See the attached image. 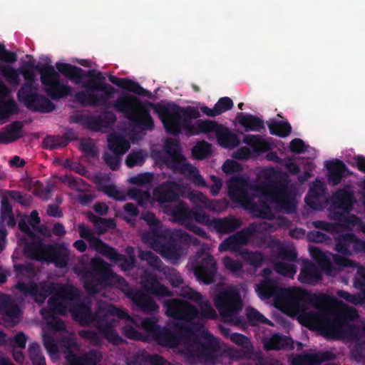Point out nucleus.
I'll return each instance as SVG.
<instances>
[{
  "label": "nucleus",
  "mask_w": 365,
  "mask_h": 365,
  "mask_svg": "<svg viewBox=\"0 0 365 365\" xmlns=\"http://www.w3.org/2000/svg\"><path fill=\"white\" fill-rule=\"evenodd\" d=\"M334 250L344 256L365 255V241L351 232L339 234L334 238Z\"/></svg>",
  "instance_id": "16"
},
{
  "label": "nucleus",
  "mask_w": 365,
  "mask_h": 365,
  "mask_svg": "<svg viewBox=\"0 0 365 365\" xmlns=\"http://www.w3.org/2000/svg\"><path fill=\"white\" fill-rule=\"evenodd\" d=\"M102 255L110 260L117 264L123 271H130L135 266V256L130 255L127 257L125 255L118 253L116 250L108 245L103 246Z\"/></svg>",
  "instance_id": "27"
},
{
  "label": "nucleus",
  "mask_w": 365,
  "mask_h": 365,
  "mask_svg": "<svg viewBox=\"0 0 365 365\" xmlns=\"http://www.w3.org/2000/svg\"><path fill=\"white\" fill-rule=\"evenodd\" d=\"M282 289L272 279H267L257 284L256 291L262 299H267L275 296L276 300L278 302L279 294Z\"/></svg>",
  "instance_id": "38"
},
{
  "label": "nucleus",
  "mask_w": 365,
  "mask_h": 365,
  "mask_svg": "<svg viewBox=\"0 0 365 365\" xmlns=\"http://www.w3.org/2000/svg\"><path fill=\"white\" fill-rule=\"evenodd\" d=\"M113 107L124 113L132 125L141 131H151L155 128L153 118L148 106L132 95H121L113 101Z\"/></svg>",
  "instance_id": "6"
},
{
  "label": "nucleus",
  "mask_w": 365,
  "mask_h": 365,
  "mask_svg": "<svg viewBox=\"0 0 365 365\" xmlns=\"http://www.w3.org/2000/svg\"><path fill=\"white\" fill-rule=\"evenodd\" d=\"M66 360L68 365H96L100 361V356L95 351L78 356L73 351H69L66 355Z\"/></svg>",
  "instance_id": "37"
},
{
  "label": "nucleus",
  "mask_w": 365,
  "mask_h": 365,
  "mask_svg": "<svg viewBox=\"0 0 365 365\" xmlns=\"http://www.w3.org/2000/svg\"><path fill=\"white\" fill-rule=\"evenodd\" d=\"M269 133L273 135L282 138L288 136L292 131V127L287 121H274L267 123Z\"/></svg>",
  "instance_id": "52"
},
{
  "label": "nucleus",
  "mask_w": 365,
  "mask_h": 365,
  "mask_svg": "<svg viewBox=\"0 0 365 365\" xmlns=\"http://www.w3.org/2000/svg\"><path fill=\"white\" fill-rule=\"evenodd\" d=\"M90 265L89 270L83 276V287L89 294L100 292L103 287L111 284L113 281L118 283L125 281L123 277L115 274L110 265L101 259H92Z\"/></svg>",
  "instance_id": "7"
},
{
  "label": "nucleus",
  "mask_w": 365,
  "mask_h": 365,
  "mask_svg": "<svg viewBox=\"0 0 365 365\" xmlns=\"http://www.w3.org/2000/svg\"><path fill=\"white\" fill-rule=\"evenodd\" d=\"M138 257L141 260L146 261L150 267L160 272L163 273L165 271L164 268L168 267L163 264L158 256L151 251L140 250Z\"/></svg>",
  "instance_id": "49"
},
{
  "label": "nucleus",
  "mask_w": 365,
  "mask_h": 365,
  "mask_svg": "<svg viewBox=\"0 0 365 365\" xmlns=\"http://www.w3.org/2000/svg\"><path fill=\"white\" fill-rule=\"evenodd\" d=\"M126 296L136 307V309L144 314H155L159 311V306L155 300L142 290L130 289Z\"/></svg>",
  "instance_id": "22"
},
{
  "label": "nucleus",
  "mask_w": 365,
  "mask_h": 365,
  "mask_svg": "<svg viewBox=\"0 0 365 365\" xmlns=\"http://www.w3.org/2000/svg\"><path fill=\"white\" fill-rule=\"evenodd\" d=\"M175 327L179 332H173L168 328L160 327L153 339L162 346L175 348L182 340L190 339L195 334V327L191 324L177 322Z\"/></svg>",
  "instance_id": "12"
},
{
  "label": "nucleus",
  "mask_w": 365,
  "mask_h": 365,
  "mask_svg": "<svg viewBox=\"0 0 365 365\" xmlns=\"http://www.w3.org/2000/svg\"><path fill=\"white\" fill-rule=\"evenodd\" d=\"M78 232L81 238L86 239L90 243L91 247L95 249L98 252L102 253L104 250L103 246L108 245L103 242L99 237L94 236L91 230L88 228L84 224L78 225Z\"/></svg>",
  "instance_id": "43"
},
{
  "label": "nucleus",
  "mask_w": 365,
  "mask_h": 365,
  "mask_svg": "<svg viewBox=\"0 0 365 365\" xmlns=\"http://www.w3.org/2000/svg\"><path fill=\"white\" fill-rule=\"evenodd\" d=\"M279 304L286 309L302 314L307 324L330 338L339 332L341 322L330 312H306V290L300 288H284L279 294Z\"/></svg>",
  "instance_id": "1"
},
{
  "label": "nucleus",
  "mask_w": 365,
  "mask_h": 365,
  "mask_svg": "<svg viewBox=\"0 0 365 365\" xmlns=\"http://www.w3.org/2000/svg\"><path fill=\"white\" fill-rule=\"evenodd\" d=\"M192 267L198 281L207 285L215 282L217 267L214 257L210 254L204 251L197 252Z\"/></svg>",
  "instance_id": "14"
},
{
  "label": "nucleus",
  "mask_w": 365,
  "mask_h": 365,
  "mask_svg": "<svg viewBox=\"0 0 365 365\" xmlns=\"http://www.w3.org/2000/svg\"><path fill=\"white\" fill-rule=\"evenodd\" d=\"M21 86L17 92L18 101L27 109L42 113H47L55 109L54 103L43 95L37 93V88L27 89Z\"/></svg>",
  "instance_id": "13"
},
{
  "label": "nucleus",
  "mask_w": 365,
  "mask_h": 365,
  "mask_svg": "<svg viewBox=\"0 0 365 365\" xmlns=\"http://www.w3.org/2000/svg\"><path fill=\"white\" fill-rule=\"evenodd\" d=\"M192 211L185 202H181L174 207L172 215L175 222L187 227L192 222Z\"/></svg>",
  "instance_id": "39"
},
{
  "label": "nucleus",
  "mask_w": 365,
  "mask_h": 365,
  "mask_svg": "<svg viewBox=\"0 0 365 365\" xmlns=\"http://www.w3.org/2000/svg\"><path fill=\"white\" fill-rule=\"evenodd\" d=\"M70 142L66 136L62 135H47L43 140V148L50 150H55L66 147Z\"/></svg>",
  "instance_id": "54"
},
{
  "label": "nucleus",
  "mask_w": 365,
  "mask_h": 365,
  "mask_svg": "<svg viewBox=\"0 0 365 365\" xmlns=\"http://www.w3.org/2000/svg\"><path fill=\"white\" fill-rule=\"evenodd\" d=\"M267 199L284 213L292 214L297 210L296 203L286 181L277 180L272 182L269 185Z\"/></svg>",
  "instance_id": "11"
},
{
  "label": "nucleus",
  "mask_w": 365,
  "mask_h": 365,
  "mask_svg": "<svg viewBox=\"0 0 365 365\" xmlns=\"http://www.w3.org/2000/svg\"><path fill=\"white\" fill-rule=\"evenodd\" d=\"M350 212H334V220L341 222L347 227H351L359 225L361 222V219L354 215H349Z\"/></svg>",
  "instance_id": "57"
},
{
  "label": "nucleus",
  "mask_w": 365,
  "mask_h": 365,
  "mask_svg": "<svg viewBox=\"0 0 365 365\" xmlns=\"http://www.w3.org/2000/svg\"><path fill=\"white\" fill-rule=\"evenodd\" d=\"M211 154V145L205 140L197 142L192 148V155L197 160L205 159L210 157Z\"/></svg>",
  "instance_id": "56"
},
{
  "label": "nucleus",
  "mask_w": 365,
  "mask_h": 365,
  "mask_svg": "<svg viewBox=\"0 0 365 365\" xmlns=\"http://www.w3.org/2000/svg\"><path fill=\"white\" fill-rule=\"evenodd\" d=\"M158 114L166 132L173 135L185 130L188 136L195 135V126L192 120L200 117L198 109L192 106L182 107L171 101H161L158 103H148Z\"/></svg>",
  "instance_id": "2"
},
{
  "label": "nucleus",
  "mask_w": 365,
  "mask_h": 365,
  "mask_svg": "<svg viewBox=\"0 0 365 365\" xmlns=\"http://www.w3.org/2000/svg\"><path fill=\"white\" fill-rule=\"evenodd\" d=\"M242 141L257 153H264L271 149V145L259 135H245Z\"/></svg>",
  "instance_id": "42"
},
{
  "label": "nucleus",
  "mask_w": 365,
  "mask_h": 365,
  "mask_svg": "<svg viewBox=\"0 0 365 365\" xmlns=\"http://www.w3.org/2000/svg\"><path fill=\"white\" fill-rule=\"evenodd\" d=\"M86 76H88L89 79L82 84L85 90L75 94L76 101L83 106H104L113 108V101H109V99L113 97L115 88L103 81L101 73L95 74L94 71H89Z\"/></svg>",
  "instance_id": "4"
},
{
  "label": "nucleus",
  "mask_w": 365,
  "mask_h": 365,
  "mask_svg": "<svg viewBox=\"0 0 365 365\" xmlns=\"http://www.w3.org/2000/svg\"><path fill=\"white\" fill-rule=\"evenodd\" d=\"M205 341L196 337L192 339L190 350L200 361L210 365H215L222 356L219 340L210 333L205 334Z\"/></svg>",
  "instance_id": "10"
},
{
  "label": "nucleus",
  "mask_w": 365,
  "mask_h": 365,
  "mask_svg": "<svg viewBox=\"0 0 365 365\" xmlns=\"http://www.w3.org/2000/svg\"><path fill=\"white\" fill-rule=\"evenodd\" d=\"M163 305L168 317L180 320L183 323L190 324L199 315V310L196 307L178 299H166Z\"/></svg>",
  "instance_id": "15"
},
{
  "label": "nucleus",
  "mask_w": 365,
  "mask_h": 365,
  "mask_svg": "<svg viewBox=\"0 0 365 365\" xmlns=\"http://www.w3.org/2000/svg\"><path fill=\"white\" fill-rule=\"evenodd\" d=\"M330 212L334 218V212H350L356 197L352 190L348 187L339 188L332 195Z\"/></svg>",
  "instance_id": "21"
},
{
  "label": "nucleus",
  "mask_w": 365,
  "mask_h": 365,
  "mask_svg": "<svg viewBox=\"0 0 365 365\" xmlns=\"http://www.w3.org/2000/svg\"><path fill=\"white\" fill-rule=\"evenodd\" d=\"M322 279V274L316 265L307 260L304 262L298 280L304 284H315Z\"/></svg>",
  "instance_id": "33"
},
{
  "label": "nucleus",
  "mask_w": 365,
  "mask_h": 365,
  "mask_svg": "<svg viewBox=\"0 0 365 365\" xmlns=\"http://www.w3.org/2000/svg\"><path fill=\"white\" fill-rule=\"evenodd\" d=\"M140 219L144 220L150 227V239L156 236H162L163 230L161 227L160 220L157 219L155 215L151 211H146L141 214Z\"/></svg>",
  "instance_id": "47"
},
{
  "label": "nucleus",
  "mask_w": 365,
  "mask_h": 365,
  "mask_svg": "<svg viewBox=\"0 0 365 365\" xmlns=\"http://www.w3.org/2000/svg\"><path fill=\"white\" fill-rule=\"evenodd\" d=\"M24 123L15 120L7 125L4 133L0 132V143L8 144L13 143L23 137L22 131Z\"/></svg>",
  "instance_id": "35"
},
{
  "label": "nucleus",
  "mask_w": 365,
  "mask_h": 365,
  "mask_svg": "<svg viewBox=\"0 0 365 365\" xmlns=\"http://www.w3.org/2000/svg\"><path fill=\"white\" fill-rule=\"evenodd\" d=\"M108 146L109 150L115 155H123L130 148V143L123 136L113 133L108 138Z\"/></svg>",
  "instance_id": "41"
},
{
  "label": "nucleus",
  "mask_w": 365,
  "mask_h": 365,
  "mask_svg": "<svg viewBox=\"0 0 365 365\" xmlns=\"http://www.w3.org/2000/svg\"><path fill=\"white\" fill-rule=\"evenodd\" d=\"M215 136L218 144L225 148H234L237 147L240 143L237 135L232 132L227 127L222 124Z\"/></svg>",
  "instance_id": "34"
},
{
  "label": "nucleus",
  "mask_w": 365,
  "mask_h": 365,
  "mask_svg": "<svg viewBox=\"0 0 365 365\" xmlns=\"http://www.w3.org/2000/svg\"><path fill=\"white\" fill-rule=\"evenodd\" d=\"M69 251L64 244H46L44 259L55 264L57 267L65 268L68 262Z\"/></svg>",
  "instance_id": "25"
},
{
  "label": "nucleus",
  "mask_w": 365,
  "mask_h": 365,
  "mask_svg": "<svg viewBox=\"0 0 365 365\" xmlns=\"http://www.w3.org/2000/svg\"><path fill=\"white\" fill-rule=\"evenodd\" d=\"M325 166L328 170V181L332 185H339L349 172L345 163L339 159L327 161Z\"/></svg>",
  "instance_id": "28"
},
{
  "label": "nucleus",
  "mask_w": 365,
  "mask_h": 365,
  "mask_svg": "<svg viewBox=\"0 0 365 365\" xmlns=\"http://www.w3.org/2000/svg\"><path fill=\"white\" fill-rule=\"evenodd\" d=\"M19 112V108L16 102L12 98L8 99L0 106V119L18 114Z\"/></svg>",
  "instance_id": "61"
},
{
  "label": "nucleus",
  "mask_w": 365,
  "mask_h": 365,
  "mask_svg": "<svg viewBox=\"0 0 365 365\" xmlns=\"http://www.w3.org/2000/svg\"><path fill=\"white\" fill-rule=\"evenodd\" d=\"M42 242H31L25 245L24 252L25 255L35 260L44 259L45 246Z\"/></svg>",
  "instance_id": "50"
},
{
  "label": "nucleus",
  "mask_w": 365,
  "mask_h": 365,
  "mask_svg": "<svg viewBox=\"0 0 365 365\" xmlns=\"http://www.w3.org/2000/svg\"><path fill=\"white\" fill-rule=\"evenodd\" d=\"M16 289L25 295H30L38 304L44 303L46 299L55 292L53 283L41 282L38 285L35 283L19 282Z\"/></svg>",
  "instance_id": "18"
},
{
  "label": "nucleus",
  "mask_w": 365,
  "mask_h": 365,
  "mask_svg": "<svg viewBox=\"0 0 365 365\" xmlns=\"http://www.w3.org/2000/svg\"><path fill=\"white\" fill-rule=\"evenodd\" d=\"M325 194L326 188L324 184L321 181L316 180L306 195L304 201L312 209L322 210L326 202Z\"/></svg>",
  "instance_id": "26"
},
{
  "label": "nucleus",
  "mask_w": 365,
  "mask_h": 365,
  "mask_svg": "<svg viewBox=\"0 0 365 365\" xmlns=\"http://www.w3.org/2000/svg\"><path fill=\"white\" fill-rule=\"evenodd\" d=\"M38 66H42L40 63L36 65H34L32 62H28L26 66L19 70V73L23 76L25 83H23L21 86H25L26 85L28 88L27 89L34 88V83L36 81L35 71H38V70L36 68Z\"/></svg>",
  "instance_id": "51"
},
{
  "label": "nucleus",
  "mask_w": 365,
  "mask_h": 365,
  "mask_svg": "<svg viewBox=\"0 0 365 365\" xmlns=\"http://www.w3.org/2000/svg\"><path fill=\"white\" fill-rule=\"evenodd\" d=\"M70 312L73 319L82 326L93 324L109 343L120 345L124 341L119 334H113L112 325L106 322V315L103 312V306H98L96 311L93 313L89 303L78 302L71 307Z\"/></svg>",
  "instance_id": "5"
},
{
  "label": "nucleus",
  "mask_w": 365,
  "mask_h": 365,
  "mask_svg": "<svg viewBox=\"0 0 365 365\" xmlns=\"http://www.w3.org/2000/svg\"><path fill=\"white\" fill-rule=\"evenodd\" d=\"M183 187L175 181L167 180L160 184L153 190V195L160 203L175 202L180 199Z\"/></svg>",
  "instance_id": "23"
},
{
  "label": "nucleus",
  "mask_w": 365,
  "mask_h": 365,
  "mask_svg": "<svg viewBox=\"0 0 365 365\" xmlns=\"http://www.w3.org/2000/svg\"><path fill=\"white\" fill-rule=\"evenodd\" d=\"M29 356L33 365H46L45 357L38 343L34 342L29 344Z\"/></svg>",
  "instance_id": "59"
},
{
  "label": "nucleus",
  "mask_w": 365,
  "mask_h": 365,
  "mask_svg": "<svg viewBox=\"0 0 365 365\" xmlns=\"http://www.w3.org/2000/svg\"><path fill=\"white\" fill-rule=\"evenodd\" d=\"M162 232L164 235L156 236L152 239L153 247L155 250L157 247H159L163 255L168 258L179 259L182 249L181 245L183 242H187L190 240V235L181 230L171 231L164 229Z\"/></svg>",
  "instance_id": "9"
},
{
  "label": "nucleus",
  "mask_w": 365,
  "mask_h": 365,
  "mask_svg": "<svg viewBox=\"0 0 365 365\" xmlns=\"http://www.w3.org/2000/svg\"><path fill=\"white\" fill-rule=\"evenodd\" d=\"M354 287L360 290L359 293L351 294L345 290H339L337 295L354 305L365 303V284L361 280H354Z\"/></svg>",
  "instance_id": "36"
},
{
  "label": "nucleus",
  "mask_w": 365,
  "mask_h": 365,
  "mask_svg": "<svg viewBox=\"0 0 365 365\" xmlns=\"http://www.w3.org/2000/svg\"><path fill=\"white\" fill-rule=\"evenodd\" d=\"M164 269L163 274L173 287H178L183 284V279L176 269L168 266Z\"/></svg>",
  "instance_id": "64"
},
{
  "label": "nucleus",
  "mask_w": 365,
  "mask_h": 365,
  "mask_svg": "<svg viewBox=\"0 0 365 365\" xmlns=\"http://www.w3.org/2000/svg\"><path fill=\"white\" fill-rule=\"evenodd\" d=\"M200 311L199 315L197 318L201 319H215L217 317L216 311L212 307L210 302L207 299H205L199 304Z\"/></svg>",
  "instance_id": "60"
},
{
  "label": "nucleus",
  "mask_w": 365,
  "mask_h": 365,
  "mask_svg": "<svg viewBox=\"0 0 365 365\" xmlns=\"http://www.w3.org/2000/svg\"><path fill=\"white\" fill-rule=\"evenodd\" d=\"M56 71L54 67L50 66H38L36 68L40 73V80L44 86V92L52 100L58 101L71 94L72 88L63 84L60 80L61 73L71 80L78 83L86 77L84 71L76 66L66 63H56Z\"/></svg>",
  "instance_id": "3"
},
{
  "label": "nucleus",
  "mask_w": 365,
  "mask_h": 365,
  "mask_svg": "<svg viewBox=\"0 0 365 365\" xmlns=\"http://www.w3.org/2000/svg\"><path fill=\"white\" fill-rule=\"evenodd\" d=\"M214 303L222 318L230 321L238 327L245 324L244 317L239 315L243 307V302L237 290L235 289H224L215 296Z\"/></svg>",
  "instance_id": "8"
},
{
  "label": "nucleus",
  "mask_w": 365,
  "mask_h": 365,
  "mask_svg": "<svg viewBox=\"0 0 365 365\" xmlns=\"http://www.w3.org/2000/svg\"><path fill=\"white\" fill-rule=\"evenodd\" d=\"M88 218L94 225V227L101 234L105 233L108 230H113L116 227L115 220L111 218H102L91 212H88Z\"/></svg>",
  "instance_id": "46"
},
{
  "label": "nucleus",
  "mask_w": 365,
  "mask_h": 365,
  "mask_svg": "<svg viewBox=\"0 0 365 365\" xmlns=\"http://www.w3.org/2000/svg\"><path fill=\"white\" fill-rule=\"evenodd\" d=\"M265 350H292L294 349V341L291 337L279 333L272 334L264 341Z\"/></svg>",
  "instance_id": "31"
},
{
  "label": "nucleus",
  "mask_w": 365,
  "mask_h": 365,
  "mask_svg": "<svg viewBox=\"0 0 365 365\" xmlns=\"http://www.w3.org/2000/svg\"><path fill=\"white\" fill-rule=\"evenodd\" d=\"M309 252L313 259L323 269L329 270L331 267V262L328 256L317 247H311Z\"/></svg>",
  "instance_id": "55"
},
{
  "label": "nucleus",
  "mask_w": 365,
  "mask_h": 365,
  "mask_svg": "<svg viewBox=\"0 0 365 365\" xmlns=\"http://www.w3.org/2000/svg\"><path fill=\"white\" fill-rule=\"evenodd\" d=\"M257 232V224L250 223L247 227L225 239L220 244L219 250L220 252L237 251L242 245H246L250 239Z\"/></svg>",
  "instance_id": "17"
},
{
  "label": "nucleus",
  "mask_w": 365,
  "mask_h": 365,
  "mask_svg": "<svg viewBox=\"0 0 365 365\" xmlns=\"http://www.w3.org/2000/svg\"><path fill=\"white\" fill-rule=\"evenodd\" d=\"M164 150L168 155L169 165L174 170H188L190 164L181 153L180 143L178 139L168 138L164 144Z\"/></svg>",
  "instance_id": "20"
},
{
  "label": "nucleus",
  "mask_w": 365,
  "mask_h": 365,
  "mask_svg": "<svg viewBox=\"0 0 365 365\" xmlns=\"http://www.w3.org/2000/svg\"><path fill=\"white\" fill-rule=\"evenodd\" d=\"M76 293L71 289H63L59 294L52 295L48 300V310H44L45 315L48 317L62 315L67 313V306L62 299H73Z\"/></svg>",
  "instance_id": "24"
},
{
  "label": "nucleus",
  "mask_w": 365,
  "mask_h": 365,
  "mask_svg": "<svg viewBox=\"0 0 365 365\" xmlns=\"http://www.w3.org/2000/svg\"><path fill=\"white\" fill-rule=\"evenodd\" d=\"M247 319L250 325L255 326L259 324H271V322L263 314L253 307L247 309Z\"/></svg>",
  "instance_id": "62"
},
{
  "label": "nucleus",
  "mask_w": 365,
  "mask_h": 365,
  "mask_svg": "<svg viewBox=\"0 0 365 365\" xmlns=\"http://www.w3.org/2000/svg\"><path fill=\"white\" fill-rule=\"evenodd\" d=\"M103 312L106 315V322L112 325V331L113 334H118L115 330V327L116 326L117 321L113 317H118L119 319H128L129 315L125 310L118 308L114 305H109L108 307H103Z\"/></svg>",
  "instance_id": "45"
},
{
  "label": "nucleus",
  "mask_w": 365,
  "mask_h": 365,
  "mask_svg": "<svg viewBox=\"0 0 365 365\" xmlns=\"http://www.w3.org/2000/svg\"><path fill=\"white\" fill-rule=\"evenodd\" d=\"M0 73L6 81L12 85L17 86L19 84V73L17 70L11 66H1Z\"/></svg>",
  "instance_id": "63"
},
{
  "label": "nucleus",
  "mask_w": 365,
  "mask_h": 365,
  "mask_svg": "<svg viewBox=\"0 0 365 365\" xmlns=\"http://www.w3.org/2000/svg\"><path fill=\"white\" fill-rule=\"evenodd\" d=\"M235 121L244 128L245 132H260L264 129L263 120L250 113H237Z\"/></svg>",
  "instance_id": "32"
},
{
  "label": "nucleus",
  "mask_w": 365,
  "mask_h": 365,
  "mask_svg": "<svg viewBox=\"0 0 365 365\" xmlns=\"http://www.w3.org/2000/svg\"><path fill=\"white\" fill-rule=\"evenodd\" d=\"M108 80L110 83L118 87L129 92H132L136 95L143 97H150V92L143 88L139 83L128 78H118L115 76L110 75L108 76Z\"/></svg>",
  "instance_id": "29"
},
{
  "label": "nucleus",
  "mask_w": 365,
  "mask_h": 365,
  "mask_svg": "<svg viewBox=\"0 0 365 365\" xmlns=\"http://www.w3.org/2000/svg\"><path fill=\"white\" fill-rule=\"evenodd\" d=\"M128 195L130 199L137 201L138 205L143 207L150 200V192L149 190H143L138 188H130L128 191Z\"/></svg>",
  "instance_id": "58"
},
{
  "label": "nucleus",
  "mask_w": 365,
  "mask_h": 365,
  "mask_svg": "<svg viewBox=\"0 0 365 365\" xmlns=\"http://www.w3.org/2000/svg\"><path fill=\"white\" fill-rule=\"evenodd\" d=\"M221 124L211 120H197L195 122V135L200 133H217Z\"/></svg>",
  "instance_id": "53"
},
{
  "label": "nucleus",
  "mask_w": 365,
  "mask_h": 365,
  "mask_svg": "<svg viewBox=\"0 0 365 365\" xmlns=\"http://www.w3.org/2000/svg\"><path fill=\"white\" fill-rule=\"evenodd\" d=\"M241 225L242 222L240 219L230 215L222 218H213L210 230L220 234L230 233L235 232Z\"/></svg>",
  "instance_id": "30"
},
{
  "label": "nucleus",
  "mask_w": 365,
  "mask_h": 365,
  "mask_svg": "<svg viewBox=\"0 0 365 365\" xmlns=\"http://www.w3.org/2000/svg\"><path fill=\"white\" fill-rule=\"evenodd\" d=\"M228 195L235 202L250 203L253 196L250 194L251 188L247 179L242 176H236L230 179L227 182Z\"/></svg>",
  "instance_id": "19"
},
{
  "label": "nucleus",
  "mask_w": 365,
  "mask_h": 365,
  "mask_svg": "<svg viewBox=\"0 0 365 365\" xmlns=\"http://www.w3.org/2000/svg\"><path fill=\"white\" fill-rule=\"evenodd\" d=\"M330 302L329 297L324 293H311L306 290V311L309 305L314 307L319 312H324V307ZM324 312H327L324 310Z\"/></svg>",
  "instance_id": "44"
},
{
  "label": "nucleus",
  "mask_w": 365,
  "mask_h": 365,
  "mask_svg": "<svg viewBox=\"0 0 365 365\" xmlns=\"http://www.w3.org/2000/svg\"><path fill=\"white\" fill-rule=\"evenodd\" d=\"M19 306L8 296L0 299V314L11 320L19 319L20 316Z\"/></svg>",
  "instance_id": "40"
},
{
  "label": "nucleus",
  "mask_w": 365,
  "mask_h": 365,
  "mask_svg": "<svg viewBox=\"0 0 365 365\" xmlns=\"http://www.w3.org/2000/svg\"><path fill=\"white\" fill-rule=\"evenodd\" d=\"M61 181L66 184L71 190L78 192H86L90 188V185L81 178L71 175H64L61 177Z\"/></svg>",
  "instance_id": "48"
}]
</instances>
